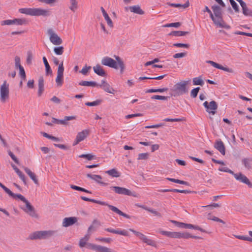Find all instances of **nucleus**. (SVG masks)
Here are the masks:
<instances>
[{
    "mask_svg": "<svg viewBox=\"0 0 252 252\" xmlns=\"http://www.w3.org/2000/svg\"><path fill=\"white\" fill-rule=\"evenodd\" d=\"M114 58L116 61L110 57H104L101 60V64L115 69L120 68V73L121 74L123 73L125 69V65L124 61L119 56L115 55Z\"/></svg>",
    "mask_w": 252,
    "mask_h": 252,
    "instance_id": "obj_1",
    "label": "nucleus"
},
{
    "mask_svg": "<svg viewBox=\"0 0 252 252\" xmlns=\"http://www.w3.org/2000/svg\"><path fill=\"white\" fill-rule=\"evenodd\" d=\"M211 8L214 13V20H212L214 24L218 27L229 29L230 26L227 25L223 19L221 8L218 5H214L212 6Z\"/></svg>",
    "mask_w": 252,
    "mask_h": 252,
    "instance_id": "obj_2",
    "label": "nucleus"
},
{
    "mask_svg": "<svg viewBox=\"0 0 252 252\" xmlns=\"http://www.w3.org/2000/svg\"><path fill=\"white\" fill-rule=\"evenodd\" d=\"M20 13L32 16L48 17L51 15V12L49 9H45L41 8H24L19 9Z\"/></svg>",
    "mask_w": 252,
    "mask_h": 252,
    "instance_id": "obj_3",
    "label": "nucleus"
},
{
    "mask_svg": "<svg viewBox=\"0 0 252 252\" xmlns=\"http://www.w3.org/2000/svg\"><path fill=\"white\" fill-rule=\"evenodd\" d=\"M190 80L182 81L176 83L171 90L172 93L171 96H177L183 95L188 92L187 85L189 83Z\"/></svg>",
    "mask_w": 252,
    "mask_h": 252,
    "instance_id": "obj_4",
    "label": "nucleus"
},
{
    "mask_svg": "<svg viewBox=\"0 0 252 252\" xmlns=\"http://www.w3.org/2000/svg\"><path fill=\"white\" fill-rule=\"evenodd\" d=\"M81 198L83 200H84L86 201H90V202L98 204H100L101 205L107 206L109 207V208L111 210H112L114 212H115L116 213L119 214V215L122 216H123L126 218H127V219L130 218V217L129 215L123 213L121 210H120L118 208H117L113 205L108 204L106 202L101 201H99V200H95L94 199H90V198H89L85 197V196H81Z\"/></svg>",
    "mask_w": 252,
    "mask_h": 252,
    "instance_id": "obj_5",
    "label": "nucleus"
},
{
    "mask_svg": "<svg viewBox=\"0 0 252 252\" xmlns=\"http://www.w3.org/2000/svg\"><path fill=\"white\" fill-rule=\"evenodd\" d=\"M57 233L55 230L37 231L29 235L31 240L47 239L54 236Z\"/></svg>",
    "mask_w": 252,
    "mask_h": 252,
    "instance_id": "obj_6",
    "label": "nucleus"
},
{
    "mask_svg": "<svg viewBox=\"0 0 252 252\" xmlns=\"http://www.w3.org/2000/svg\"><path fill=\"white\" fill-rule=\"evenodd\" d=\"M9 94V84L4 81L0 88V99L2 102H5L8 98Z\"/></svg>",
    "mask_w": 252,
    "mask_h": 252,
    "instance_id": "obj_7",
    "label": "nucleus"
},
{
    "mask_svg": "<svg viewBox=\"0 0 252 252\" xmlns=\"http://www.w3.org/2000/svg\"><path fill=\"white\" fill-rule=\"evenodd\" d=\"M129 230L132 232H133L136 236L138 237L139 238L143 241V242L147 244L148 245L156 247V242L150 239H149L146 235L143 234V233L134 230L133 229L130 228Z\"/></svg>",
    "mask_w": 252,
    "mask_h": 252,
    "instance_id": "obj_8",
    "label": "nucleus"
},
{
    "mask_svg": "<svg viewBox=\"0 0 252 252\" xmlns=\"http://www.w3.org/2000/svg\"><path fill=\"white\" fill-rule=\"evenodd\" d=\"M47 34L52 43L55 45H60L63 43L62 39L52 29L47 30Z\"/></svg>",
    "mask_w": 252,
    "mask_h": 252,
    "instance_id": "obj_9",
    "label": "nucleus"
},
{
    "mask_svg": "<svg viewBox=\"0 0 252 252\" xmlns=\"http://www.w3.org/2000/svg\"><path fill=\"white\" fill-rule=\"evenodd\" d=\"M25 207H21V209L30 216L33 218H37L38 215L36 213L34 207L31 205L30 202L27 200L25 203Z\"/></svg>",
    "mask_w": 252,
    "mask_h": 252,
    "instance_id": "obj_10",
    "label": "nucleus"
},
{
    "mask_svg": "<svg viewBox=\"0 0 252 252\" xmlns=\"http://www.w3.org/2000/svg\"><path fill=\"white\" fill-rule=\"evenodd\" d=\"M63 71L64 67L63 64V62H62L59 65L57 71V76L56 79V82L58 86H61L63 83Z\"/></svg>",
    "mask_w": 252,
    "mask_h": 252,
    "instance_id": "obj_11",
    "label": "nucleus"
},
{
    "mask_svg": "<svg viewBox=\"0 0 252 252\" xmlns=\"http://www.w3.org/2000/svg\"><path fill=\"white\" fill-rule=\"evenodd\" d=\"M87 248L95 251L96 252H112V250L107 247L101 245H95L92 243L87 244Z\"/></svg>",
    "mask_w": 252,
    "mask_h": 252,
    "instance_id": "obj_12",
    "label": "nucleus"
},
{
    "mask_svg": "<svg viewBox=\"0 0 252 252\" xmlns=\"http://www.w3.org/2000/svg\"><path fill=\"white\" fill-rule=\"evenodd\" d=\"M110 188L112 190H114L116 193L129 196H134L132 194L131 191L126 188L117 186H112Z\"/></svg>",
    "mask_w": 252,
    "mask_h": 252,
    "instance_id": "obj_13",
    "label": "nucleus"
},
{
    "mask_svg": "<svg viewBox=\"0 0 252 252\" xmlns=\"http://www.w3.org/2000/svg\"><path fill=\"white\" fill-rule=\"evenodd\" d=\"M90 131L88 129H85L77 133L73 145L78 144L80 142L84 140L89 134Z\"/></svg>",
    "mask_w": 252,
    "mask_h": 252,
    "instance_id": "obj_14",
    "label": "nucleus"
},
{
    "mask_svg": "<svg viewBox=\"0 0 252 252\" xmlns=\"http://www.w3.org/2000/svg\"><path fill=\"white\" fill-rule=\"evenodd\" d=\"M76 119V116H65L63 120H59L56 118H52V123H57L58 124L63 125H68V121H71L73 120H75Z\"/></svg>",
    "mask_w": 252,
    "mask_h": 252,
    "instance_id": "obj_15",
    "label": "nucleus"
},
{
    "mask_svg": "<svg viewBox=\"0 0 252 252\" xmlns=\"http://www.w3.org/2000/svg\"><path fill=\"white\" fill-rule=\"evenodd\" d=\"M207 63L210 64L211 65H212L213 67H214L215 68L224 70L225 71H226V72H228L229 73H233L234 72V70L232 68L224 67V66H222L221 65H220L217 63H215L213 61H207Z\"/></svg>",
    "mask_w": 252,
    "mask_h": 252,
    "instance_id": "obj_16",
    "label": "nucleus"
},
{
    "mask_svg": "<svg viewBox=\"0 0 252 252\" xmlns=\"http://www.w3.org/2000/svg\"><path fill=\"white\" fill-rule=\"evenodd\" d=\"M77 221V219L76 217L65 218L63 220V226L64 227H68L74 224Z\"/></svg>",
    "mask_w": 252,
    "mask_h": 252,
    "instance_id": "obj_17",
    "label": "nucleus"
},
{
    "mask_svg": "<svg viewBox=\"0 0 252 252\" xmlns=\"http://www.w3.org/2000/svg\"><path fill=\"white\" fill-rule=\"evenodd\" d=\"M234 178L239 182L243 183L244 184L248 185L249 183L250 180L249 179L242 173H239L238 174H236L234 173V174L233 175Z\"/></svg>",
    "mask_w": 252,
    "mask_h": 252,
    "instance_id": "obj_18",
    "label": "nucleus"
},
{
    "mask_svg": "<svg viewBox=\"0 0 252 252\" xmlns=\"http://www.w3.org/2000/svg\"><path fill=\"white\" fill-rule=\"evenodd\" d=\"M98 86L102 88L105 92L110 94H114L115 92L113 88L111 87L110 85L108 83L106 82L104 80H102L101 84L98 85Z\"/></svg>",
    "mask_w": 252,
    "mask_h": 252,
    "instance_id": "obj_19",
    "label": "nucleus"
},
{
    "mask_svg": "<svg viewBox=\"0 0 252 252\" xmlns=\"http://www.w3.org/2000/svg\"><path fill=\"white\" fill-rule=\"evenodd\" d=\"M218 109V104L217 102L212 100L209 102L208 105V109L206 110V111L209 114H211L214 115L216 113V110Z\"/></svg>",
    "mask_w": 252,
    "mask_h": 252,
    "instance_id": "obj_20",
    "label": "nucleus"
},
{
    "mask_svg": "<svg viewBox=\"0 0 252 252\" xmlns=\"http://www.w3.org/2000/svg\"><path fill=\"white\" fill-rule=\"evenodd\" d=\"M100 225V221L96 219L94 220L92 222V224L89 227L87 233L91 235L92 232L95 231Z\"/></svg>",
    "mask_w": 252,
    "mask_h": 252,
    "instance_id": "obj_21",
    "label": "nucleus"
},
{
    "mask_svg": "<svg viewBox=\"0 0 252 252\" xmlns=\"http://www.w3.org/2000/svg\"><path fill=\"white\" fill-rule=\"evenodd\" d=\"M215 148L217 149L222 155L225 154V148L223 142L220 140H217L214 145Z\"/></svg>",
    "mask_w": 252,
    "mask_h": 252,
    "instance_id": "obj_22",
    "label": "nucleus"
},
{
    "mask_svg": "<svg viewBox=\"0 0 252 252\" xmlns=\"http://www.w3.org/2000/svg\"><path fill=\"white\" fill-rule=\"evenodd\" d=\"M105 230L107 232H111V233H112L114 234H119V235H123L125 236H127L128 235V233L127 231L125 229L116 230V229H112L111 228H105Z\"/></svg>",
    "mask_w": 252,
    "mask_h": 252,
    "instance_id": "obj_23",
    "label": "nucleus"
},
{
    "mask_svg": "<svg viewBox=\"0 0 252 252\" xmlns=\"http://www.w3.org/2000/svg\"><path fill=\"white\" fill-rule=\"evenodd\" d=\"M242 163L246 169L248 170L252 169V158H243L242 160Z\"/></svg>",
    "mask_w": 252,
    "mask_h": 252,
    "instance_id": "obj_24",
    "label": "nucleus"
},
{
    "mask_svg": "<svg viewBox=\"0 0 252 252\" xmlns=\"http://www.w3.org/2000/svg\"><path fill=\"white\" fill-rule=\"evenodd\" d=\"M24 170L25 172L29 176L31 179L33 181V182L36 184H38V180L36 177V175L33 173L30 169L28 167H25Z\"/></svg>",
    "mask_w": 252,
    "mask_h": 252,
    "instance_id": "obj_25",
    "label": "nucleus"
},
{
    "mask_svg": "<svg viewBox=\"0 0 252 252\" xmlns=\"http://www.w3.org/2000/svg\"><path fill=\"white\" fill-rule=\"evenodd\" d=\"M93 69L94 72L97 74L98 75L100 76H105L106 73L102 67L99 64H97L96 65L93 67Z\"/></svg>",
    "mask_w": 252,
    "mask_h": 252,
    "instance_id": "obj_26",
    "label": "nucleus"
},
{
    "mask_svg": "<svg viewBox=\"0 0 252 252\" xmlns=\"http://www.w3.org/2000/svg\"><path fill=\"white\" fill-rule=\"evenodd\" d=\"M158 191L165 192H179L183 193H190L192 192L190 190H181L178 189H160L158 190Z\"/></svg>",
    "mask_w": 252,
    "mask_h": 252,
    "instance_id": "obj_27",
    "label": "nucleus"
},
{
    "mask_svg": "<svg viewBox=\"0 0 252 252\" xmlns=\"http://www.w3.org/2000/svg\"><path fill=\"white\" fill-rule=\"evenodd\" d=\"M90 236L91 235L90 234H89L87 233V234L84 236V237L82 238L80 240L79 243V246L80 248H83V247H85L86 245L87 246V244L88 243H87V242L90 239Z\"/></svg>",
    "mask_w": 252,
    "mask_h": 252,
    "instance_id": "obj_28",
    "label": "nucleus"
},
{
    "mask_svg": "<svg viewBox=\"0 0 252 252\" xmlns=\"http://www.w3.org/2000/svg\"><path fill=\"white\" fill-rule=\"evenodd\" d=\"M129 10L131 12L139 15H143L144 14V11L141 9L139 5L130 6Z\"/></svg>",
    "mask_w": 252,
    "mask_h": 252,
    "instance_id": "obj_29",
    "label": "nucleus"
},
{
    "mask_svg": "<svg viewBox=\"0 0 252 252\" xmlns=\"http://www.w3.org/2000/svg\"><path fill=\"white\" fill-rule=\"evenodd\" d=\"M168 5L174 7H178V8H182L183 9H185L188 7L189 5V1L188 0L184 4H181L179 3H168Z\"/></svg>",
    "mask_w": 252,
    "mask_h": 252,
    "instance_id": "obj_30",
    "label": "nucleus"
},
{
    "mask_svg": "<svg viewBox=\"0 0 252 252\" xmlns=\"http://www.w3.org/2000/svg\"><path fill=\"white\" fill-rule=\"evenodd\" d=\"M105 173L113 177H119L121 175L120 173L115 168L106 171Z\"/></svg>",
    "mask_w": 252,
    "mask_h": 252,
    "instance_id": "obj_31",
    "label": "nucleus"
},
{
    "mask_svg": "<svg viewBox=\"0 0 252 252\" xmlns=\"http://www.w3.org/2000/svg\"><path fill=\"white\" fill-rule=\"evenodd\" d=\"M140 207L142 209L153 214L156 216H157L159 218L161 217V214L160 213L158 212V211H156L155 210L148 208L144 205L140 206Z\"/></svg>",
    "mask_w": 252,
    "mask_h": 252,
    "instance_id": "obj_32",
    "label": "nucleus"
},
{
    "mask_svg": "<svg viewBox=\"0 0 252 252\" xmlns=\"http://www.w3.org/2000/svg\"><path fill=\"white\" fill-rule=\"evenodd\" d=\"M190 237V234L188 232H176L175 238L188 239Z\"/></svg>",
    "mask_w": 252,
    "mask_h": 252,
    "instance_id": "obj_33",
    "label": "nucleus"
},
{
    "mask_svg": "<svg viewBox=\"0 0 252 252\" xmlns=\"http://www.w3.org/2000/svg\"><path fill=\"white\" fill-rule=\"evenodd\" d=\"M79 85L83 86H98V84L94 81H82L79 83Z\"/></svg>",
    "mask_w": 252,
    "mask_h": 252,
    "instance_id": "obj_34",
    "label": "nucleus"
},
{
    "mask_svg": "<svg viewBox=\"0 0 252 252\" xmlns=\"http://www.w3.org/2000/svg\"><path fill=\"white\" fill-rule=\"evenodd\" d=\"M43 61L44 63L45 66V69H46V73L47 75L48 74H52V71L51 69L50 66L49 65L48 61L47 60V59L45 57H43Z\"/></svg>",
    "mask_w": 252,
    "mask_h": 252,
    "instance_id": "obj_35",
    "label": "nucleus"
},
{
    "mask_svg": "<svg viewBox=\"0 0 252 252\" xmlns=\"http://www.w3.org/2000/svg\"><path fill=\"white\" fill-rule=\"evenodd\" d=\"M189 33V32L172 31L169 34V35L174 36H185Z\"/></svg>",
    "mask_w": 252,
    "mask_h": 252,
    "instance_id": "obj_36",
    "label": "nucleus"
},
{
    "mask_svg": "<svg viewBox=\"0 0 252 252\" xmlns=\"http://www.w3.org/2000/svg\"><path fill=\"white\" fill-rule=\"evenodd\" d=\"M242 12L244 15L247 16L252 17V10L249 8L246 4L243 7H242Z\"/></svg>",
    "mask_w": 252,
    "mask_h": 252,
    "instance_id": "obj_37",
    "label": "nucleus"
},
{
    "mask_svg": "<svg viewBox=\"0 0 252 252\" xmlns=\"http://www.w3.org/2000/svg\"><path fill=\"white\" fill-rule=\"evenodd\" d=\"M10 196L14 199L18 198L23 202L25 203L28 200L25 197L20 194H15L12 192V194H8Z\"/></svg>",
    "mask_w": 252,
    "mask_h": 252,
    "instance_id": "obj_38",
    "label": "nucleus"
},
{
    "mask_svg": "<svg viewBox=\"0 0 252 252\" xmlns=\"http://www.w3.org/2000/svg\"><path fill=\"white\" fill-rule=\"evenodd\" d=\"M70 6L69 8L74 12L78 8V2L76 0H70Z\"/></svg>",
    "mask_w": 252,
    "mask_h": 252,
    "instance_id": "obj_39",
    "label": "nucleus"
},
{
    "mask_svg": "<svg viewBox=\"0 0 252 252\" xmlns=\"http://www.w3.org/2000/svg\"><path fill=\"white\" fill-rule=\"evenodd\" d=\"M166 179L168 180V181H171V182H174V183H177V184H181V185H189V183L187 182H186V181H182V180H179V179H175L171 178H166Z\"/></svg>",
    "mask_w": 252,
    "mask_h": 252,
    "instance_id": "obj_40",
    "label": "nucleus"
},
{
    "mask_svg": "<svg viewBox=\"0 0 252 252\" xmlns=\"http://www.w3.org/2000/svg\"><path fill=\"white\" fill-rule=\"evenodd\" d=\"M168 90L167 88H164L162 89H151L148 90L146 91V93H162L165 91H167Z\"/></svg>",
    "mask_w": 252,
    "mask_h": 252,
    "instance_id": "obj_41",
    "label": "nucleus"
},
{
    "mask_svg": "<svg viewBox=\"0 0 252 252\" xmlns=\"http://www.w3.org/2000/svg\"><path fill=\"white\" fill-rule=\"evenodd\" d=\"M193 84L194 85H200L203 86L204 84V82L203 80L200 77H196L193 79L192 80Z\"/></svg>",
    "mask_w": 252,
    "mask_h": 252,
    "instance_id": "obj_42",
    "label": "nucleus"
},
{
    "mask_svg": "<svg viewBox=\"0 0 252 252\" xmlns=\"http://www.w3.org/2000/svg\"><path fill=\"white\" fill-rule=\"evenodd\" d=\"M160 233L161 234L166 236L170 238H175L176 235V232H170L166 231H161Z\"/></svg>",
    "mask_w": 252,
    "mask_h": 252,
    "instance_id": "obj_43",
    "label": "nucleus"
},
{
    "mask_svg": "<svg viewBox=\"0 0 252 252\" xmlns=\"http://www.w3.org/2000/svg\"><path fill=\"white\" fill-rule=\"evenodd\" d=\"M33 58V55L32 51H29L27 52V57L26 59V62L28 64L31 65L32 63V60Z\"/></svg>",
    "mask_w": 252,
    "mask_h": 252,
    "instance_id": "obj_44",
    "label": "nucleus"
},
{
    "mask_svg": "<svg viewBox=\"0 0 252 252\" xmlns=\"http://www.w3.org/2000/svg\"><path fill=\"white\" fill-rule=\"evenodd\" d=\"M64 48L63 46L56 47L54 48V51L57 55H61L63 53Z\"/></svg>",
    "mask_w": 252,
    "mask_h": 252,
    "instance_id": "obj_45",
    "label": "nucleus"
},
{
    "mask_svg": "<svg viewBox=\"0 0 252 252\" xmlns=\"http://www.w3.org/2000/svg\"><path fill=\"white\" fill-rule=\"evenodd\" d=\"M14 24L17 25H23L27 23V20L25 19H14Z\"/></svg>",
    "mask_w": 252,
    "mask_h": 252,
    "instance_id": "obj_46",
    "label": "nucleus"
},
{
    "mask_svg": "<svg viewBox=\"0 0 252 252\" xmlns=\"http://www.w3.org/2000/svg\"><path fill=\"white\" fill-rule=\"evenodd\" d=\"M101 102V100L97 99L93 102H87L85 103V105L88 106H97L100 104Z\"/></svg>",
    "mask_w": 252,
    "mask_h": 252,
    "instance_id": "obj_47",
    "label": "nucleus"
},
{
    "mask_svg": "<svg viewBox=\"0 0 252 252\" xmlns=\"http://www.w3.org/2000/svg\"><path fill=\"white\" fill-rule=\"evenodd\" d=\"M103 16H104V19L106 20L108 25L110 27L113 28V24L112 21L111 20V18L109 17V16L108 15V14L107 13L106 14H104V15H103Z\"/></svg>",
    "mask_w": 252,
    "mask_h": 252,
    "instance_id": "obj_48",
    "label": "nucleus"
},
{
    "mask_svg": "<svg viewBox=\"0 0 252 252\" xmlns=\"http://www.w3.org/2000/svg\"><path fill=\"white\" fill-rule=\"evenodd\" d=\"M169 96H162L159 95H155L151 97V99H158V100H167Z\"/></svg>",
    "mask_w": 252,
    "mask_h": 252,
    "instance_id": "obj_49",
    "label": "nucleus"
},
{
    "mask_svg": "<svg viewBox=\"0 0 252 252\" xmlns=\"http://www.w3.org/2000/svg\"><path fill=\"white\" fill-rule=\"evenodd\" d=\"M200 89L199 87H197V88H195L192 89L190 92V96L193 98L196 97L197 95V94H198Z\"/></svg>",
    "mask_w": 252,
    "mask_h": 252,
    "instance_id": "obj_50",
    "label": "nucleus"
},
{
    "mask_svg": "<svg viewBox=\"0 0 252 252\" xmlns=\"http://www.w3.org/2000/svg\"><path fill=\"white\" fill-rule=\"evenodd\" d=\"M79 157L82 158H85L89 160H91L95 158V156L91 154H82L79 156Z\"/></svg>",
    "mask_w": 252,
    "mask_h": 252,
    "instance_id": "obj_51",
    "label": "nucleus"
},
{
    "mask_svg": "<svg viewBox=\"0 0 252 252\" xmlns=\"http://www.w3.org/2000/svg\"><path fill=\"white\" fill-rule=\"evenodd\" d=\"M19 74L20 75L21 78L25 80L26 78V73L24 70V68L23 66H21V67L19 68Z\"/></svg>",
    "mask_w": 252,
    "mask_h": 252,
    "instance_id": "obj_52",
    "label": "nucleus"
},
{
    "mask_svg": "<svg viewBox=\"0 0 252 252\" xmlns=\"http://www.w3.org/2000/svg\"><path fill=\"white\" fill-rule=\"evenodd\" d=\"M95 240L99 242H105L107 243H110L112 241V239L110 238L99 237L96 238Z\"/></svg>",
    "mask_w": 252,
    "mask_h": 252,
    "instance_id": "obj_53",
    "label": "nucleus"
},
{
    "mask_svg": "<svg viewBox=\"0 0 252 252\" xmlns=\"http://www.w3.org/2000/svg\"><path fill=\"white\" fill-rule=\"evenodd\" d=\"M219 170L220 171H222V172H227V173H229L232 175H233L234 174V172L229 169L228 168L226 167H220L219 168Z\"/></svg>",
    "mask_w": 252,
    "mask_h": 252,
    "instance_id": "obj_54",
    "label": "nucleus"
},
{
    "mask_svg": "<svg viewBox=\"0 0 252 252\" xmlns=\"http://www.w3.org/2000/svg\"><path fill=\"white\" fill-rule=\"evenodd\" d=\"M149 157V154L146 153H141L139 154L138 155V160H141V159H147Z\"/></svg>",
    "mask_w": 252,
    "mask_h": 252,
    "instance_id": "obj_55",
    "label": "nucleus"
},
{
    "mask_svg": "<svg viewBox=\"0 0 252 252\" xmlns=\"http://www.w3.org/2000/svg\"><path fill=\"white\" fill-rule=\"evenodd\" d=\"M14 23V19L13 20H6L1 22V25H10Z\"/></svg>",
    "mask_w": 252,
    "mask_h": 252,
    "instance_id": "obj_56",
    "label": "nucleus"
},
{
    "mask_svg": "<svg viewBox=\"0 0 252 252\" xmlns=\"http://www.w3.org/2000/svg\"><path fill=\"white\" fill-rule=\"evenodd\" d=\"M181 24L180 22H176V23H172L170 24H166L164 26L165 27H176L178 28L181 26Z\"/></svg>",
    "mask_w": 252,
    "mask_h": 252,
    "instance_id": "obj_57",
    "label": "nucleus"
},
{
    "mask_svg": "<svg viewBox=\"0 0 252 252\" xmlns=\"http://www.w3.org/2000/svg\"><path fill=\"white\" fill-rule=\"evenodd\" d=\"M15 64L16 68H19L22 66L20 64V58L18 56L15 57Z\"/></svg>",
    "mask_w": 252,
    "mask_h": 252,
    "instance_id": "obj_58",
    "label": "nucleus"
},
{
    "mask_svg": "<svg viewBox=\"0 0 252 252\" xmlns=\"http://www.w3.org/2000/svg\"><path fill=\"white\" fill-rule=\"evenodd\" d=\"M174 46L180 47V48H188L189 47V45L188 44H184V43H174L173 44Z\"/></svg>",
    "mask_w": 252,
    "mask_h": 252,
    "instance_id": "obj_59",
    "label": "nucleus"
},
{
    "mask_svg": "<svg viewBox=\"0 0 252 252\" xmlns=\"http://www.w3.org/2000/svg\"><path fill=\"white\" fill-rule=\"evenodd\" d=\"M91 68V67L90 66H85L83 67L82 70L80 71L81 73H82L83 75H86L89 70Z\"/></svg>",
    "mask_w": 252,
    "mask_h": 252,
    "instance_id": "obj_60",
    "label": "nucleus"
},
{
    "mask_svg": "<svg viewBox=\"0 0 252 252\" xmlns=\"http://www.w3.org/2000/svg\"><path fill=\"white\" fill-rule=\"evenodd\" d=\"M9 156L14 161V162L17 164L19 163V160L15 156L13 153L10 151L8 152Z\"/></svg>",
    "mask_w": 252,
    "mask_h": 252,
    "instance_id": "obj_61",
    "label": "nucleus"
},
{
    "mask_svg": "<svg viewBox=\"0 0 252 252\" xmlns=\"http://www.w3.org/2000/svg\"><path fill=\"white\" fill-rule=\"evenodd\" d=\"M97 176L98 177V178H95V179L94 180V181H95L96 182H97V183L101 184V185H105V186L107 185L106 183H105L101 181V180L102 179V177L101 176L97 175Z\"/></svg>",
    "mask_w": 252,
    "mask_h": 252,
    "instance_id": "obj_62",
    "label": "nucleus"
},
{
    "mask_svg": "<svg viewBox=\"0 0 252 252\" xmlns=\"http://www.w3.org/2000/svg\"><path fill=\"white\" fill-rule=\"evenodd\" d=\"M17 175L19 176V177L21 179V180L23 182L24 184L25 185H26L27 182H26V177H25L24 174L21 171L20 172V173H18Z\"/></svg>",
    "mask_w": 252,
    "mask_h": 252,
    "instance_id": "obj_63",
    "label": "nucleus"
},
{
    "mask_svg": "<svg viewBox=\"0 0 252 252\" xmlns=\"http://www.w3.org/2000/svg\"><path fill=\"white\" fill-rule=\"evenodd\" d=\"M187 55L186 53H176L173 55V57L175 59L181 58L185 57Z\"/></svg>",
    "mask_w": 252,
    "mask_h": 252,
    "instance_id": "obj_64",
    "label": "nucleus"
}]
</instances>
